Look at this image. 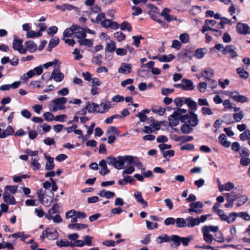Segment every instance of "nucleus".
Instances as JSON below:
<instances>
[{
	"label": "nucleus",
	"instance_id": "f257e3e1",
	"mask_svg": "<svg viewBox=\"0 0 250 250\" xmlns=\"http://www.w3.org/2000/svg\"><path fill=\"white\" fill-rule=\"evenodd\" d=\"M175 224L178 228H185L188 227L189 228H193L196 226V221L194 218L189 216L186 219L183 218H177L176 219Z\"/></svg>",
	"mask_w": 250,
	"mask_h": 250
},
{
	"label": "nucleus",
	"instance_id": "f03ea898",
	"mask_svg": "<svg viewBox=\"0 0 250 250\" xmlns=\"http://www.w3.org/2000/svg\"><path fill=\"white\" fill-rule=\"evenodd\" d=\"M67 102L65 97L58 98L53 100L52 103L49 104L50 110L55 112L58 110H63L65 107L64 104Z\"/></svg>",
	"mask_w": 250,
	"mask_h": 250
},
{
	"label": "nucleus",
	"instance_id": "7ed1b4c3",
	"mask_svg": "<svg viewBox=\"0 0 250 250\" xmlns=\"http://www.w3.org/2000/svg\"><path fill=\"white\" fill-rule=\"evenodd\" d=\"M181 121L183 123H188L192 127L196 126L198 123L197 115L193 112L189 111L188 114L182 116Z\"/></svg>",
	"mask_w": 250,
	"mask_h": 250
},
{
	"label": "nucleus",
	"instance_id": "20e7f679",
	"mask_svg": "<svg viewBox=\"0 0 250 250\" xmlns=\"http://www.w3.org/2000/svg\"><path fill=\"white\" fill-rule=\"evenodd\" d=\"M220 217L221 220L226 221L228 223H231L234 222L236 217L237 213L231 212L228 216L222 210H217L216 213Z\"/></svg>",
	"mask_w": 250,
	"mask_h": 250
},
{
	"label": "nucleus",
	"instance_id": "39448f33",
	"mask_svg": "<svg viewBox=\"0 0 250 250\" xmlns=\"http://www.w3.org/2000/svg\"><path fill=\"white\" fill-rule=\"evenodd\" d=\"M192 238L191 236L187 237H181L176 235H172L171 236V240L174 242L177 246H179L180 243L185 246H188Z\"/></svg>",
	"mask_w": 250,
	"mask_h": 250
},
{
	"label": "nucleus",
	"instance_id": "423d86ee",
	"mask_svg": "<svg viewBox=\"0 0 250 250\" xmlns=\"http://www.w3.org/2000/svg\"><path fill=\"white\" fill-rule=\"evenodd\" d=\"M135 157L130 156L126 155L124 156H119V162L120 169L123 168V167L125 165L126 167L131 166L133 163Z\"/></svg>",
	"mask_w": 250,
	"mask_h": 250
},
{
	"label": "nucleus",
	"instance_id": "0eeeda50",
	"mask_svg": "<svg viewBox=\"0 0 250 250\" xmlns=\"http://www.w3.org/2000/svg\"><path fill=\"white\" fill-rule=\"evenodd\" d=\"M64 75L60 70L59 68H55L51 73L49 80H54L56 82H61L64 79Z\"/></svg>",
	"mask_w": 250,
	"mask_h": 250
},
{
	"label": "nucleus",
	"instance_id": "6e6552de",
	"mask_svg": "<svg viewBox=\"0 0 250 250\" xmlns=\"http://www.w3.org/2000/svg\"><path fill=\"white\" fill-rule=\"evenodd\" d=\"M175 86L184 90H192L194 88V85L192 81L188 79L183 80L181 83L176 84Z\"/></svg>",
	"mask_w": 250,
	"mask_h": 250
},
{
	"label": "nucleus",
	"instance_id": "1a4fd4ad",
	"mask_svg": "<svg viewBox=\"0 0 250 250\" xmlns=\"http://www.w3.org/2000/svg\"><path fill=\"white\" fill-rule=\"evenodd\" d=\"M229 96L234 101L241 103L248 102L249 101L247 97L240 95L239 93L236 91L230 92Z\"/></svg>",
	"mask_w": 250,
	"mask_h": 250
},
{
	"label": "nucleus",
	"instance_id": "9d476101",
	"mask_svg": "<svg viewBox=\"0 0 250 250\" xmlns=\"http://www.w3.org/2000/svg\"><path fill=\"white\" fill-rule=\"evenodd\" d=\"M236 48L232 45H228L226 46L222 50V53L226 55L228 53L230 54V57L234 59L238 56L237 52L235 51Z\"/></svg>",
	"mask_w": 250,
	"mask_h": 250
},
{
	"label": "nucleus",
	"instance_id": "9b49d317",
	"mask_svg": "<svg viewBox=\"0 0 250 250\" xmlns=\"http://www.w3.org/2000/svg\"><path fill=\"white\" fill-rule=\"evenodd\" d=\"M190 208L188 209L189 212H194L196 213H200L202 210L200 209L203 207V204L199 201L191 203L189 205Z\"/></svg>",
	"mask_w": 250,
	"mask_h": 250
},
{
	"label": "nucleus",
	"instance_id": "f8f14e48",
	"mask_svg": "<svg viewBox=\"0 0 250 250\" xmlns=\"http://www.w3.org/2000/svg\"><path fill=\"white\" fill-rule=\"evenodd\" d=\"M22 41L18 39H15L13 42V48L14 50L18 51L21 54H25L26 52L25 49L22 47Z\"/></svg>",
	"mask_w": 250,
	"mask_h": 250
},
{
	"label": "nucleus",
	"instance_id": "ddd939ff",
	"mask_svg": "<svg viewBox=\"0 0 250 250\" xmlns=\"http://www.w3.org/2000/svg\"><path fill=\"white\" fill-rule=\"evenodd\" d=\"M236 29L238 33L241 34H247L250 33V28L249 26L245 23L239 22L236 26Z\"/></svg>",
	"mask_w": 250,
	"mask_h": 250
},
{
	"label": "nucleus",
	"instance_id": "4468645a",
	"mask_svg": "<svg viewBox=\"0 0 250 250\" xmlns=\"http://www.w3.org/2000/svg\"><path fill=\"white\" fill-rule=\"evenodd\" d=\"M99 105V107H98L97 112L99 113L107 112L111 107V104L109 102L102 103Z\"/></svg>",
	"mask_w": 250,
	"mask_h": 250
},
{
	"label": "nucleus",
	"instance_id": "2eb2a0df",
	"mask_svg": "<svg viewBox=\"0 0 250 250\" xmlns=\"http://www.w3.org/2000/svg\"><path fill=\"white\" fill-rule=\"evenodd\" d=\"M107 163L108 165L113 166L116 168L120 169L119 156L117 158L108 157L107 158Z\"/></svg>",
	"mask_w": 250,
	"mask_h": 250
},
{
	"label": "nucleus",
	"instance_id": "dca6fc26",
	"mask_svg": "<svg viewBox=\"0 0 250 250\" xmlns=\"http://www.w3.org/2000/svg\"><path fill=\"white\" fill-rule=\"evenodd\" d=\"M59 208L60 206L58 204H54L52 208L49 210L48 213L45 215L46 218L48 220L51 219V218H53V214L59 212Z\"/></svg>",
	"mask_w": 250,
	"mask_h": 250
},
{
	"label": "nucleus",
	"instance_id": "f3484780",
	"mask_svg": "<svg viewBox=\"0 0 250 250\" xmlns=\"http://www.w3.org/2000/svg\"><path fill=\"white\" fill-rule=\"evenodd\" d=\"M56 7L57 9H60L62 11H64L65 10L71 11L72 10H75L77 11H79V8L69 4H63L62 5H56Z\"/></svg>",
	"mask_w": 250,
	"mask_h": 250
},
{
	"label": "nucleus",
	"instance_id": "a211bd4d",
	"mask_svg": "<svg viewBox=\"0 0 250 250\" xmlns=\"http://www.w3.org/2000/svg\"><path fill=\"white\" fill-rule=\"evenodd\" d=\"M74 34L75 37L78 38V40H80L83 38H85L86 36L85 30L77 25H76V28H75Z\"/></svg>",
	"mask_w": 250,
	"mask_h": 250
},
{
	"label": "nucleus",
	"instance_id": "6ab92c4d",
	"mask_svg": "<svg viewBox=\"0 0 250 250\" xmlns=\"http://www.w3.org/2000/svg\"><path fill=\"white\" fill-rule=\"evenodd\" d=\"M180 118L174 112L168 117L169 124L170 126H176L178 123Z\"/></svg>",
	"mask_w": 250,
	"mask_h": 250
},
{
	"label": "nucleus",
	"instance_id": "aec40b11",
	"mask_svg": "<svg viewBox=\"0 0 250 250\" xmlns=\"http://www.w3.org/2000/svg\"><path fill=\"white\" fill-rule=\"evenodd\" d=\"M3 199L4 201L7 204L15 205L16 203L14 197L10 196L9 193L6 191L3 194Z\"/></svg>",
	"mask_w": 250,
	"mask_h": 250
},
{
	"label": "nucleus",
	"instance_id": "412c9836",
	"mask_svg": "<svg viewBox=\"0 0 250 250\" xmlns=\"http://www.w3.org/2000/svg\"><path fill=\"white\" fill-rule=\"evenodd\" d=\"M131 65L130 64L123 63L118 69V72L120 73L128 74L131 72Z\"/></svg>",
	"mask_w": 250,
	"mask_h": 250
},
{
	"label": "nucleus",
	"instance_id": "4be33fe9",
	"mask_svg": "<svg viewBox=\"0 0 250 250\" xmlns=\"http://www.w3.org/2000/svg\"><path fill=\"white\" fill-rule=\"evenodd\" d=\"M214 74V71L211 68H208L205 69L202 71L201 73V77L205 78L206 80L210 79L212 78Z\"/></svg>",
	"mask_w": 250,
	"mask_h": 250
},
{
	"label": "nucleus",
	"instance_id": "5701e85b",
	"mask_svg": "<svg viewBox=\"0 0 250 250\" xmlns=\"http://www.w3.org/2000/svg\"><path fill=\"white\" fill-rule=\"evenodd\" d=\"M99 166L101 167V169L99 172L102 175L104 176L110 172V170L108 169L107 167L105 160H101L99 163Z\"/></svg>",
	"mask_w": 250,
	"mask_h": 250
},
{
	"label": "nucleus",
	"instance_id": "b1692460",
	"mask_svg": "<svg viewBox=\"0 0 250 250\" xmlns=\"http://www.w3.org/2000/svg\"><path fill=\"white\" fill-rule=\"evenodd\" d=\"M44 156L47 160L45 164V169L47 170L52 169L54 167V159L53 158L46 155L45 153L44 154Z\"/></svg>",
	"mask_w": 250,
	"mask_h": 250
},
{
	"label": "nucleus",
	"instance_id": "393cba45",
	"mask_svg": "<svg viewBox=\"0 0 250 250\" xmlns=\"http://www.w3.org/2000/svg\"><path fill=\"white\" fill-rule=\"evenodd\" d=\"M134 196L136 198L138 202L142 204L144 208H146L147 207V203L146 201L144 200L142 194L140 192L137 191L134 194Z\"/></svg>",
	"mask_w": 250,
	"mask_h": 250
},
{
	"label": "nucleus",
	"instance_id": "a878e982",
	"mask_svg": "<svg viewBox=\"0 0 250 250\" xmlns=\"http://www.w3.org/2000/svg\"><path fill=\"white\" fill-rule=\"evenodd\" d=\"M26 50L30 52H34L37 48V44L32 41H27L25 43Z\"/></svg>",
	"mask_w": 250,
	"mask_h": 250
},
{
	"label": "nucleus",
	"instance_id": "bb28decb",
	"mask_svg": "<svg viewBox=\"0 0 250 250\" xmlns=\"http://www.w3.org/2000/svg\"><path fill=\"white\" fill-rule=\"evenodd\" d=\"M21 84L20 81L15 82L12 84L3 85L0 86L1 90L2 91L8 90L11 88L15 89L18 88Z\"/></svg>",
	"mask_w": 250,
	"mask_h": 250
},
{
	"label": "nucleus",
	"instance_id": "cd10ccee",
	"mask_svg": "<svg viewBox=\"0 0 250 250\" xmlns=\"http://www.w3.org/2000/svg\"><path fill=\"white\" fill-rule=\"evenodd\" d=\"M186 104L188 105L191 112L195 111L197 110V103L190 98L186 99Z\"/></svg>",
	"mask_w": 250,
	"mask_h": 250
},
{
	"label": "nucleus",
	"instance_id": "c85d7f7f",
	"mask_svg": "<svg viewBox=\"0 0 250 250\" xmlns=\"http://www.w3.org/2000/svg\"><path fill=\"white\" fill-rule=\"evenodd\" d=\"M98 107H99V104L94 103L91 104L89 102H88L86 104L85 108L86 110H87L88 112L92 113L94 112H97Z\"/></svg>",
	"mask_w": 250,
	"mask_h": 250
},
{
	"label": "nucleus",
	"instance_id": "c756f323",
	"mask_svg": "<svg viewBox=\"0 0 250 250\" xmlns=\"http://www.w3.org/2000/svg\"><path fill=\"white\" fill-rule=\"evenodd\" d=\"M219 141L220 144L225 147H229L230 145V142L227 140L225 134H222L219 137Z\"/></svg>",
	"mask_w": 250,
	"mask_h": 250
},
{
	"label": "nucleus",
	"instance_id": "7c9ffc66",
	"mask_svg": "<svg viewBox=\"0 0 250 250\" xmlns=\"http://www.w3.org/2000/svg\"><path fill=\"white\" fill-rule=\"evenodd\" d=\"M98 195L101 197H105L107 199L113 198L115 196V193L113 192L106 191L105 190H102L100 191Z\"/></svg>",
	"mask_w": 250,
	"mask_h": 250
},
{
	"label": "nucleus",
	"instance_id": "2f4dec72",
	"mask_svg": "<svg viewBox=\"0 0 250 250\" xmlns=\"http://www.w3.org/2000/svg\"><path fill=\"white\" fill-rule=\"evenodd\" d=\"M14 131L13 128L11 126H8L6 129L4 130L2 132L0 133V138H4L7 136L11 135L13 133Z\"/></svg>",
	"mask_w": 250,
	"mask_h": 250
},
{
	"label": "nucleus",
	"instance_id": "473e14b6",
	"mask_svg": "<svg viewBox=\"0 0 250 250\" xmlns=\"http://www.w3.org/2000/svg\"><path fill=\"white\" fill-rule=\"evenodd\" d=\"M39 158L38 157H34L31 158V166H32L33 169L38 170L41 167V164L39 162Z\"/></svg>",
	"mask_w": 250,
	"mask_h": 250
},
{
	"label": "nucleus",
	"instance_id": "72a5a7b5",
	"mask_svg": "<svg viewBox=\"0 0 250 250\" xmlns=\"http://www.w3.org/2000/svg\"><path fill=\"white\" fill-rule=\"evenodd\" d=\"M75 28H76V25H72L70 28L66 29L63 33V37H70L74 34Z\"/></svg>",
	"mask_w": 250,
	"mask_h": 250
},
{
	"label": "nucleus",
	"instance_id": "f704fd0d",
	"mask_svg": "<svg viewBox=\"0 0 250 250\" xmlns=\"http://www.w3.org/2000/svg\"><path fill=\"white\" fill-rule=\"evenodd\" d=\"M59 43V39L58 37H55L51 39L47 47V50L49 51H51L52 49L58 44Z\"/></svg>",
	"mask_w": 250,
	"mask_h": 250
},
{
	"label": "nucleus",
	"instance_id": "c9c22d12",
	"mask_svg": "<svg viewBox=\"0 0 250 250\" xmlns=\"http://www.w3.org/2000/svg\"><path fill=\"white\" fill-rule=\"evenodd\" d=\"M78 42L81 45H85L88 47H91L93 45L92 41L85 39V38H83L80 40H78Z\"/></svg>",
	"mask_w": 250,
	"mask_h": 250
},
{
	"label": "nucleus",
	"instance_id": "e433bc0d",
	"mask_svg": "<svg viewBox=\"0 0 250 250\" xmlns=\"http://www.w3.org/2000/svg\"><path fill=\"white\" fill-rule=\"evenodd\" d=\"M170 240L171 237L169 238L167 234H162L157 238L156 241L159 244H162L164 242H169Z\"/></svg>",
	"mask_w": 250,
	"mask_h": 250
},
{
	"label": "nucleus",
	"instance_id": "4c0bfd02",
	"mask_svg": "<svg viewBox=\"0 0 250 250\" xmlns=\"http://www.w3.org/2000/svg\"><path fill=\"white\" fill-rule=\"evenodd\" d=\"M119 133L120 131L115 126H110L108 127L106 133V135H115V136H118Z\"/></svg>",
	"mask_w": 250,
	"mask_h": 250
},
{
	"label": "nucleus",
	"instance_id": "58836bf2",
	"mask_svg": "<svg viewBox=\"0 0 250 250\" xmlns=\"http://www.w3.org/2000/svg\"><path fill=\"white\" fill-rule=\"evenodd\" d=\"M175 56L172 54H169L168 56L166 55H161L159 57V61L161 62H168L173 60Z\"/></svg>",
	"mask_w": 250,
	"mask_h": 250
},
{
	"label": "nucleus",
	"instance_id": "ea45409f",
	"mask_svg": "<svg viewBox=\"0 0 250 250\" xmlns=\"http://www.w3.org/2000/svg\"><path fill=\"white\" fill-rule=\"evenodd\" d=\"M207 50L205 48L197 49L194 53V56L198 59H201L203 58L205 55L207 53Z\"/></svg>",
	"mask_w": 250,
	"mask_h": 250
},
{
	"label": "nucleus",
	"instance_id": "a19ab883",
	"mask_svg": "<svg viewBox=\"0 0 250 250\" xmlns=\"http://www.w3.org/2000/svg\"><path fill=\"white\" fill-rule=\"evenodd\" d=\"M192 126L186 124L183 125L181 127V130L184 134H189L193 130Z\"/></svg>",
	"mask_w": 250,
	"mask_h": 250
},
{
	"label": "nucleus",
	"instance_id": "79ce46f5",
	"mask_svg": "<svg viewBox=\"0 0 250 250\" xmlns=\"http://www.w3.org/2000/svg\"><path fill=\"white\" fill-rule=\"evenodd\" d=\"M218 226H205L202 228V231H205V230H207L208 233L210 231L216 232L218 230Z\"/></svg>",
	"mask_w": 250,
	"mask_h": 250
},
{
	"label": "nucleus",
	"instance_id": "37998d69",
	"mask_svg": "<svg viewBox=\"0 0 250 250\" xmlns=\"http://www.w3.org/2000/svg\"><path fill=\"white\" fill-rule=\"evenodd\" d=\"M236 71L240 77L242 79H246L249 76V73L243 68H238Z\"/></svg>",
	"mask_w": 250,
	"mask_h": 250
},
{
	"label": "nucleus",
	"instance_id": "c03bdc74",
	"mask_svg": "<svg viewBox=\"0 0 250 250\" xmlns=\"http://www.w3.org/2000/svg\"><path fill=\"white\" fill-rule=\"evenodd\" d=\"M146 7L149 9V14L150 15L153 14H158L159 12L158 8L153 4H147Z\"/></svg>",
	"mask_w": 250,
	"mask_h": 250
},
{
	"label": "nucleus",
	"instance_id": "a18cd8bd",
	"mask_svg": "<svg viewBox=\"0 0 250 250\" xmlns=\"http://www.w3.org/2000/svg\"><path fill=\"white\" fill-rule=\"evenodd\" d=\"M115 48V43L113 41H110L107 43L105 50L108 52L111 53L114 51Z\"/></svg>",
	"mask_w": 250,
	"mask_h": 250
},
{
	"label": "nucleus",
	"instance_id": "49530a36",
	"mask_svg": "<svg viewBox=\"0 0 250 250\" xmlns=\"http://www.w3.org/2000/svg\"><path fill=\"white\" fill-rule=\"evenodd\" d=\"M42 35V33L40 32H36L33 30L29 31L26 33V36L27 38H34L40 37Z\"/></svg>",
	"mask_w": 250,
	"mask_h": 250
},
{
	"label": "nucleus",
	"instance_id": "de8ad7c7",
	"mask_svg": "<svg viewBox=\"0 0 250 250\" xmlns=\"http://www.w3.org/2000/svg\"><path fill=\"white\" fill-rule=\"evenodd\" d=\"M34 75H35V73L33 70H31L27 72L26 74H24L23 75V76L21 77V79L24 82H27L28 79L32 78Z\"/></svg>",
	"mask_w": 250,
	"mask_h": 250
},
{
	"label": "nucleus",
	"instance_id": "09e8293b",
	"mask_svg": "<svg viewBox=\"0 0 250 250\" xmlns=\"http://www.w3.org/2000/svg\"><path fill=\"white\" fill-rule=\"evenodd\" d=\"M234 187V184L233 183L228 182L223 185V187L222 188V191L224 190L228 191H230L233 189Z\"/></svg>",
	"mask_w": 250,
	"mask_h": 250
},
{
	"label": "nucleus",
	"instance_id": "8fccbe9b",
	"mask_svg": "<svg viewBox=\"0 0 250 250\" xmlns=\"http://www.w3.org/2000/svg\"><path fill=\"white\" fill-rule=\"evenodd\" d=\"M244 117V114L243 111H240L239 113H234L233 115V119L236 122H240Z\"/></svg>",
	"mask_w": 250,
	"mask_h": 250
},
{
	"label": "nucleus",
	"instance_id": "3c124183",
	"mask_svg": "<svg viewBox=\"0 0 250 250\" xmlns=\"http://www.w3.org/2000/svg\"><path fill=\"white\" fill-rule=\"evenodd\" d=\"M152 111L159 115L162 116L165 112V109L161 107L153 106L151 109Z\"/></svg>",
	"mask_w": 250,
	"mask_h": 250
},
{
	"label": "nucleus",
	"instance_id": "603ef678",
	"mask_svg": "<svg viewBox=\"0 0 250 250\" xmlns=\"http://www.w3.org/2000/svg\"><path fill=\"white\" fill-rule=\"evenodd\" d=\"M186 98H176L174 99V102L177 106L181 107L183 105L184 103L186 104Z\"/></svg>",
	"mask_w": 250,
	"mask_h": 250
},
{
	"label": "nucleus",
	"instance_id": "864d4df0",
	"mask_svg": "<svg viewBox=\"0 0 250 250\" xmlns=\"http://www.w3.org/2000/svg\"><path fill=\"white\" fill-rule=\"evenodd\" d=\"M202 232L204 235V240L207 243H211L213 240V237L210 234H209V233H208L207 230H205V231H202Z\"/></svg>",
	"mask_w": 250,
	"mask_h": 250
},
{
	"label": "nucleus",
	"instance_id": "5fc2aeb1",
	"mask_svg": "<svg viewBox=\"0 0 250 250\" xmlns=\"http://www.w3.org/2000/svg\"><path fill=\"white\" fill-rule=\"evenodd\" d=\"M120 28L122 30H127L129 32L131 31L132 27L131 24L127 21H124L121 23Z\"/></svg>",
	"mask_w": 250,
	"mask_h": 250
},
{
	"label": "nucleus",
	"instance_id": "6e6d98bb",
	"mask_svg": "<svg viewBox=\"0 0 250 250\" xmlns=\"http://www.w3.org/2000/svg\"><path fill=\"white\" fill-rule=\"evenodd\" d=\"M240 139L242 141L247 139L250 140V130H246L244 132L241 133L240 135Z\"/></svg>",
	"mask_w": 250,
	"mask_h": 250
},
{
	"label": "nucleus",
	"instance_id": "4d7b16f0",
	"mask_svg": "<svg viewBox=\"0 0 250 250\" xmlns=\"http://www.w3.org/2000/svg\"><path fill=\"white\" fill-rule=\"evenodd\" d=\"M132 38L133 40L132 44L138 47L139 46L140 43V40L144 39V38L141 36H132Z\"/></svg>",
	"mask_w": 250,
	"mask_h": 250
},
{
	"label": "nucleus",
	"instance_id": "13d9d810",
	"mask_svg": "<svg viewBox=\"0 0 250 250\" xmlns=\"http://www.w3.org/2000/svg\"><path fill=\"white\" fill-rule=\"evenodd\" d=\"M10 236L13 238H22V240L23 241H24V240L27 237V236L25 235L23 232H18L13 233L9 236V237Z\"/></svg>",
	"mask_w": 250,
	"mask_h": 250
},
{
	"label": "nucleus",
	"instance_id": "bf43d9fd",
	"mask_svg": "<svg viewBox=\"0 0 250 250\" xmlns=\"http://www.w3.org/2000/svg\"><path fill=\"white\" fill-rule=\"evenodd\" d=\"M209 216V215H202L200 218H194V219L196 220V223H197V224H196V226H198L201 222L203 223L205 222L207 220L208 217Z\"/></svg>",
	"mask_w": 250,
	"mask_h": 250
},
{
	"label": "nucleus",
	"instance_id": "052dcab7",
	"mask_svg": "<svg viewBox=\"0 0 250 250\" xmlns=\"http://www.w3.org/2000/svg\"><path fill=\"white\" fill-rule=\"evenodd\" d=\"M102 57V55L100 54L97 56L93 57L92 59V62L96 64L100 65L102 63V61H101Z\"/></svg>",
	"mask_w": 250,
	"mask_h": 250
},
{
	"label": "nucleus",
	"instance_id": "680f3d73",
	"mask_svg": "<svg viewBox=\"0 0 250 250\" xmlns=\"http://www.w3.org/2000/svg\"><path fill=\"white\" fill-rule=\"evenodd\" d=\"M238 199V202L236 204L237 207H240L245 204L248 200V198L246 196H241L237 197Z\"/></svg>",
	"mask_w": 250,
	"mask_h": 250
},
{
	"label": "nucleus",
	"instance_id": "e2e57ef3",
	"mask_svg": "<svg viewBox=\"0 0 250 250\" xmlns=\"http://www.w3.org/2000/svg\"><path fill=\"white\" fill-rule=\"evenodd\" d=\"M189 35L188 33H184L179 36V39L184 43H187L189 41Z\"/></svg>",
	"mask_w": 250,
	"mask_h": 250
},
{
	"label": "nucleus",
	"instance_id": "0e129e2a",
	"mask_svg": "<svg viewBox=\"0 0 250 250\" xmlns=\"http://www.w3.org/2000/svg\"><path fill=\"white\" fill-rule=\"evenodd\" d=\"M58 31V28L56 26L50 27L47 30V34L51 37H52Z\"/></svg>",
	"mask_w": 250,
	"mask_h": 250
},
{
	"label": "nucleus",
	"instance_id": "69168bd1",
	"mask_svg": "<svg viewBox=\"0 0 250 250\" xmlns=\"http://www.w3.org/2000/svg\"><path fill=\"white\" fill-rule=\"evenodd\" d=\"M57 245L59 247H67L69 246V242L67 240H63L61 239L56 242Z\"/></svg>",
	"mask_w": 250,
	"mask_h": 250
},
{
	"label": "nucleus",
	"instance_id": "338daca9",
	"mask_svg": "<svg viewBox=\"0 0 250 250\" xmlns=\"http://www.w3.org/2000/svg\"><path fill=\"white\" fill-rule=\"evenodd\" d=\"M43 117L44 118L45 120L47 121H52L54 120V116L53 114L49 112H47L43 114Z\"/></svg>",
	"mask_w": 250,
	"mask_h": 250
},
{
	"label": "nucleus",
	"instance_id": "774afa93",
	"mask_svg": "<svg viewBox=\"0 0 250 250\" xmlns=\"http://www.w3.org/2000/svg\"><path fill=\"white\" fill-rule=\"evenodd\" d=\"M114 37L119 42L123 41L125 38V35L121 32H117L114 34Z\"/></svg>",
	"mask_w": 250,
	"mask_h": 250
}]
</instances>
